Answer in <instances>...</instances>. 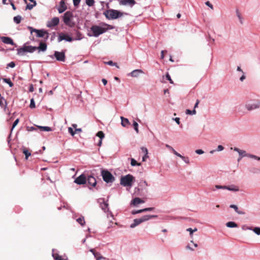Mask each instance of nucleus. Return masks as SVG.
Instances as JSON below:
<instances>
[{
    "instance_id": "nucleus-1",
    "label": "nucleus",
    "mask_w": 260,
    "mask_h": 260,
    "mask_svg": "<svg viewBox=\"0 0 260 260\" xmlns=\"http://www.w3.org/2000/svg\"><path fill=\"white\" fill-rule=\"evenodd\" d=\"M103 25L104 27L100 26L98 25H93L91 27V30L93 32V36L94 37H98L99 35L106 32L108 29L112 28V27L106 23H104Z\"/></svg>"
},
{
    "instance_id": "nucleus-2",
    "label": "nucleus",
    "mask_w": 260,
    "mask_h": 260,
    "mask_svg": "<svg viewBox=\"0 0 260 260\" xmlns=\"http://www.w3.org/2000/svg\"><path fill=\"white\" fill-rule=\"evenodd\" d=\"M124 14L127 15V13H123L114 9H109L104 12V15L109 20L117 19L122 17Z\"/></svg>"
},
{
    "instance_id": "nucleus-3",
    "label": "nucleus",
    "mask_w": 260,
    "mask_h": 260,
    "mask_svg": "<svg viewBox=\"0 0 260 260\" xmlns=\"http://www.w3.org/2000/svg\"><path fill=\"white\" fill-rule=\"evenodd\" d=\"M135 177L131 174L121 176L120 178V184L123 186L131 187L135 181Z\"/></svg>"
},
{
    "instance_id": "nucleus-4",
    "label": "nucleus",
    "mask_w": 260,
    "mask_h": 260,
    "mask_svg": "<svg viewBox=\"0 0 260 260\" xmlns=\"http://www.w3.org/2000/svg\"><path fill=\"white\" fill-rule=\"evenodd\" d=\"M27 28L30 30L31 34L33 32H36V36L38 38H44L46 40L49 38L48 32L44 29H37L31 26H28Z\"/></svg>"
},
{
    "instance_id": "nucleus-5",
    "label": "nucleus",
    "mask_w": 260,
    "mask_h": 260,
    "mask_svg": "<svg viewBox=\"0 0 260 260\" xmlns=\"http://www.w3.org/2000/svg\"><path fill=\"white\" fill-rule=\"evenodd\" d=\"M102 176L103 180L107 183H112L115 180L114 177L107 170H103Z\"/></svg>"
},
{
    "instance_id": "nucleus-6",
    "label": "nucleus",
    "mask_w": 260,
    "mask_h": 260,
    "mask_svg": "<svg viewBox=\"0 0 260 260\" xmlns=\"http://www.w3.org/2000/svg\"><path fill=\"white\" fill-rule=\"evenodd\" d=\"M36 50L35 47L31 46L24 45L22 47L18 49V53L20 55H23L24 52L32 53Z\"/></svg>"
},
{
    "instance_id": "nucleus-7",
    "label": "nucleus",
    "mask_w": 260,
    "mask_h": 260,
    "mask_svg": "<svg viewBox=\"0 0 260 260\" xmlns=\"http://www.w3.org/2000/svg\"><path fill=\"white\" fill-rule=\"evenodd\" d=\"M73 17V15L72 12L70 11L66 12L63 15V22L64 23L69 26H72V24H71V20Z\"/></svg>"
},
{
    "instance_id": "nucleus-8",
    "label": "nucleus",
    "mask_w": 260,
    "mask_h": 260,
    "mask_svg": "<svg viewBox=\"0 0 260 260\" xmlns=\"http://www.w3.org/2000/svg\"><path fill=\"white\" fill-rule=\"evenodd\" d=\"M216 189H226L230 191H238L239 190V188L237 186L232 185L231 186H221L216 185L215 186Z\"/></svg>"
},
{
    "instance_id": "nucleus-9",
    "label": "nucleus",
    "mask_w": 260,
    "mask_h": 260,
    "mask_svg": "<svg viewBox=\"0 0 260 260\" xmlns=\"http://www.w3.org/2000/svg\"><path fill=\"white\" fill-rule=\"evenodd\" d=\"M65 52L66 50L61 52L55 51L54 55L56 60L59 61H64L66 59Z\"/></svg>"
},
{
    "instance_id": "nucleus-10",
    "label": "nucleus",
    "mask_w": 260,
    "mask_h": 260,
    "mask_svg": "<svg viewBox=\"0 0 260 260\" xmlns=\"http://www.w3.org/2000/svg\"><path fill=\"white\" fill-rule=\"evenodd\" d=\"M87 182V177L84 174H81L74 181V182L79 185L86 184Z\"/></svg>"
},
{
    "instance_id": "nucleus-11",
    "label": "nucleus",
    "mask_w": 260,
    "mask_h": 260,
    "mask_svg": "<svg viewBox=\"0 0 260 260\" xmlns=\"http://www.w3.org/2000/svg\"><path fill=\"white\" fill-rule=\"evenodd\" d=\"M259 106H260V102H256L252 103H246L245 105V107L248 111H251L252 110L257 109L259 107Z\"/></svg>"
},
{
    "instance_id": "nucleus-12",
    "label": "nucleus",
    "mask_w": 260,
    "mask_h": 260,
    "mask_svg": "<svg viewBox=\"0 0 260 260\" xmlns=\"http://www.w3.org/2000/svg\"><path fill=\"white\" fill-rule=\"evenodd\" d=\"M64 40L68 42H72L73 40L72 37L62 33L60 34L58 38V42Z\"/></svg>"
},
{
    "instance_id": "nucleus-13",
    "label": "nucleus",
    "mask_w": 260,
    "mask_h": 260,
    "mask_svg": "<svg viewBox=\"0 0 260 260\" xmlns=\"http://www.w3.org/2000/svg\"><path fill=\"white\" fill-rule=\"evenodd\" d=\"M59 19L58 17H54L47 24V26L49 27H52L58 24Z\"/></svg>"
},
{
    "instance_id": "nucleus-14",
    "label": "nucleus",
    "mask_w": 260,
    "mask_h": 260,
    "mask_svg": "<svg viewBox=\"0 0 260 260\" xmlns=\"http://www.w3.org/2000/svg\"><path fill=\"white\" fill-rule=\"evenodd\" d=\"M136 2L135 0H120L119 1V4L121 5H128L130 7H132L136 4Z\"/></svg>"
},
{
    "instance_id": "nucleus-15",
    "label": "nucleus",
    "mask_w": 260,
    "mask_h": 260,
    "mask_svg": "<svg viewBox=\"0 0 260 260\" xmlns=\"http://www.w3.org/2000/svg\"><path fill=\"white\" fill-rule=\"evenodd\" d=\"M87 182L89 185L94 187L96 184L95 178L92 176H88L87 178Z\"/></svg>"
},
{
    "instance_id": "nucleus-16",
    "label": "nucleus",
    "mask_w": 260,
    "mask_h": 260,
    "mask_svg": "<svg viewBox=\"0 0 260 260\" xmlns=\"http://www.w3.org/2000/svg\"><path fill=\"white\" fill-rule=\"evenodd\" d=\"M234 150L238 152L240 155V157L238 158V161H239L243 157L248 155V154L246 153V152L245 151L241 150L238 148L235 147Z\"/></svg>"
},
{
    "instance_id": "nucleus-17",
    "label": "nucleus",
    "mask_w": 260,
    "mask_h": 260,
    "mask_svg": "<svg viewBox=\"0 0 260 260\" xmlns=\"http://www.w3.org/2000/svg\"><path fill=\"white\" fill-rule=\"evenodd\" d=\"M67 7L65 4V2L64 0H61L59 3V7L58 9V12L59 13H61L63 12L66 9Z\"/></svg>"
},
{
    "instance_id": "nucleus-18",
    "label": "nucleus",
    "mask_w": 260,
    "mask_h": 260,
    "mask_svg": "<svg viewBox=\"0 0 260 260\" xmlns=\"http://www.w3.org/2000/svg\"><path fill=\"white\" fill-rule=\"evenodd\" d=\"M1 40L5 44L14 45V42L13 40L9 37H3L1 38Z\"/></svg>"
},
{
    "instance_id": "nucleus-19",
    "label": "nucleus",
    "mask_w": 260,
    "mask_h": 260,
    "mask_svg": "<svg viewBox=\"0 0 260 260\" xmlns=\"http://www.w3.org/2000/svg\"><path fill=\"white\" fill-rule=\"evenodd\" d=\"M144 203V201L143 200H142L141 199H140L139 198H135L132 201L131 204L134 206H137L139 204H141V203Z\"/></svg>"
},
{
    "instance_id": "nucleus-20",
    "label": "nucleus",
    "mask_w": 260,
    "mask_h": 260,
    "mask_svg": "<svg viewBox=\"0 0 260 260\" xmlns=\"http://www.w3.org/2000/svg\"><path fill=\"white\" fill-rule=\"evenodd\" d=\"M37 50H39L40 51H45L47 49V45L45 43L41 42L39 44V47H35Z\"/></svg>"
},
{
    "instance_id": "nucleus-21",
    "label": "nucleus",
    "mask_w": 260,
    "mask_h": 260,
    "mask_svg": "<svg viewBox=\"0 0 260 260\" xmlns=\"http://www.w3.org/2000/svg\"><path fill=\"white\" fill-rule=\"evenodd\" d=\"M143 73V72L141 70L137 69L133 71L131 73L130 75L132 77H137L140 74Z\"/></svg>"
},
{
    "instance_id": "nucleus-22",
    "label": "nucleus",
    "mask_w": 260,
    "mask_h": 260,
    "mask_svg": "<svg viewBox=\"0 0 260 260\" xmlns=\"http://www.w3.org/2000/svg\"><path fill=\"white\" fill-rule=\"evenodd\" d=\"M157 217V215H144L141 217V219L142 220V222L147 221L149 220L150 219L153 218H156Z\"/></svg>"
},
{
    "instance_id": "nucleus-23",
    "label": "nucleus",
    "mask_w": 260,
    "mask_h": 260,
    "mask_svg": "<svg viewBox=\"0 0 260 260\" xmlns=\"http://www.w3.org/2000/svg\"><path fill=\"white\" fill-rule=\"evenodd\" d=\"M92 253L93 254H94V256L96 257V260H109V259L106 258V257H104L103 256H99L100 255V254L98 253H95L94 252V249H91L90 250Z\"/></svg>"
},
{
    "instance_id": "nucleus-24",
    "label": "nucleus",
    "mask_w": 260,
    "mask_h": 260,
    "mask_svg": "<svg viewBox=\"0 0 260 260\" xmlns=\"http://www.w3.org/2000/svg\"><path fill=\"white\" fill-rule=\"evenodd\" d=\"M142 222V220H141V218H138V219H135L134 220L133 223L131 224L130 227L131 228H134L135 226H136L137 225H138L139 224L141 223Z\"/></svg>"
},
{
    "instance_id": "nucleus-25",
    "label": "nucleus",
    "mask_w": 260,
    "mask_h": 260,
    "mask_svg": "<svg viewBox=\"0 0 260 260\" xmlns=\"http://www.w3.org/2000/svg\"><path fill=\"white\" fill-rule=\"evenodd\" d=\"M100 207L105 212L108 211V204L105 202L104 201H103L102 203H101Z\"/></svg>"
},
{
    "instance_id": "nucleus-26",
    "label": "nucleus",
    "mask_w": 260,
    "mask_h": 260,
    "mask_svg": "<svg viewBox=\"0 0 260 260\" xmlns=\"http://www.w3.org/2000/svg\"><path fill=\"white\" fill-rule=\"evenodd\" d=\"M121 125L123 126L126 127L130 124L127 118H124L123 117H121Z\"/></svg>"
},
{
    "instance_id": "nucleus-27",
    "label": "nucleus",
    "mask_w": 260,
    "mask_h": 260,
    "mask_svg": "<svg viewBox=\"0 0 260 260\" xmlns=\"http://www.w3.org/2000/svg\"><path fill=\"white\" fill-rule=\"evenodd\" d=\"M7 106V102L6 99L4 97H2V98H1L0 106L2 108H6Z\"/></svg>"
},
{
    "instance_id": "nucleus-28",
    "label": "nucleus",
    "mask_w": 260,
    "mask_h": 260,
    "mask_svg": "<svg viewBox=\"0 0 260 260\" xmlns=\"http://www.w3.org/2000/svg\"><path fill=\"white\" fill-rule=\"evenodd\" d=\"M230 208H233L235 210V211L238 213L239 214H243L244 212L240 211L238 210V208L236 205H231L230 206Z\"/></svg>"
},
{
    "instance_id": "nucleus-29",
    "label": "nucleus",
    "mask_w": 260,
    "mask_h": 260,
    "mask_svg": "<svg viewBox=\"0 0 260 260\" xmlns=\"http://www.w3.org/2000/svg\"><path fill=\"white\" fill-rule=\"evenodd\" d=\"M226 225L229 228H236L238 225L233 221H229L226 223Z\"/></svg>"
},
{
    "instance_id": "nucleus-30",
    "label": "nucleus",
    "mask_w": 260,
    "mask_h": 260,
    "mask_svg": "<svg viewBox=\"0 0 260 260\" xmlns=\"http://www.w3.org/2000/svg\"><path fill=\"white\" fill-rule=\"evenodd\" d=\"M38 128L40 130L43 131L49 132V131H52L51 128L49 127V126H38Z\"/></svg>"
},
{
    "instance_id": "nucleus-31",
    "label": "nucleus",
    "mask_w": 260,
    "mask_h": 260,
    "mask_svg": "<svg viewBox=\"0 0 260 260\" xmlns=\"http://www.w3.org/2000/svg\"><path fill=\"white\" fill-rule=\"evenodd\" d=\"M21 20H22V17L20 15H17L14 17V21L17 24L20 23Z\"/></svg>"
},
{
    "instance_id": "nucleus-32",
    "label": "nucleus",
    "mask_w": 260,
    "mask_h": 260,
    "mask_svg": "<svg viewBox=\"0 0 260 260\" xmlns=\"http://www.w3.org/2000/svg\"><path fill=\"white\" fill-rule=\"evenodd\" d=\"M77 221L82 226H83L85 223L84 218L83 217H79L78 219H77Z\"/></svg>"
},
{
    "instance_id": "nucleus-33",
    "label": "nucleus",
    "mask_w": 260,
    "mask_h": 260,
    "mask_svg": "<svg viewBox=\"0 0 260 260\" xmlns=\"http://www.w3.org/2000/svg\"><path fill=\"white\" fill-rule=\"evenodd\" d=\"M23 153L25 155V158L27 159L29 156L31 155V153L26 148H24L23 149Z\"/></svg>"
},
{
    "instance_id": "nucleus-34",
    "label": "nucleus",
    "mask_w": 260,
    "mask_h": 260,
    "mask_svg": "<svg viewBox=\"0 0 260 260\" xmlns=\"http://www.w3.org/2000/svg\"><path fill=\"white\" fill-rule=\"evenodd\" d=\"M4 81L9 84L10 87H12L13 86V83L11 82V80L9 78H5L3 79Z\"/></svg>"
},
{
    "instance_id": "nucleus-35",
    "label": "nucleus",
    "mask_w": 260,
    "mask_h": 260,
    "mask_svg": "<svg viewBox=\"0 0 260 260\" xmlns=\"http://www.w3.org/2000/svg\"><path fill=\"white\" fill-rule=\"evenodd\" d=\"M131 164L132 166H141L140 163L137 162V161L134 158H131Z\"/></svg>"
},
{
    "instance_id": "nucleus-36",
    "label": "nucleus",
    "mask_w": 260,
    "mask_h": 260,
    "mask_svg": "<svg viewBox=\"0 0 260 260\" xmlns=\"http://www.w3.org/2000/svg\"><path fill=\"white\" fill-rule=\"evenodd\" d=\"M186 114L189 115H194L196 114V111L195 109H193V110H190L189 109H187L185 112Z\"/></svg>"
},
{
    "instance_id": "nucleus-37",
    "label": "nucleus",
    "mask_w": 260,
    "mask_h": 260,
    "mask_svg": "<svg viewBox=\"0 0 260 260\" xmlns=\"http://www.w3.org/2000/svg\"><path fill=\"white\" fill-rule=\"evenodd\" d=\"M36 5H37L36 2H34V4H27L26 6V9L31 10L34 8V7L36 6Z\"/></svg>"
},
{
    "instance_id": "nucleus-38",
    "label": "nucleus",
    "mask_w": 260,
    "mask_h": 260,
    "mask_svg": "<svg viewBox=\"0 0 260 260\" xmlns=\"http://www.w3.org/2000/svg\"><path fill=\"white\" fill-rule=\"evenodd\" d=\"M96 136L99 137L100 139H102L105 137V134L102 131H99L96 134Z\"/></svg>"
},
{
    "instance_id": "nucleus-39",
    "label": "nucleus",
    "mask_w": 260,
    "mask_h": 260,
    "mask_svg": "<svg viewBox=\"0 0 260 260\" xmlns=\"http://www.w3.org/2000/svg\"><path fill=\"white\" fill-rule=\"evenodd\" d=\"M133 127H134L135 130L136 131V132L137 133H139L138 124L135 121H134L133 122Z\"/></svg>"
},
{
    "instance_id": "nucleus-40",
    "label": "nucleus",
    "mask_w": 260,
    "mask_h": 260,
    "mask_svg": "<svg viewBox=\"0 0 260 260\" xmlns=\"http://www.w3.org/2000/svg\"><path fill=\"white\" fill-rule=\"evenodd\" d=\"M142 149L143 151L146 152V154L143 157V158H142V160L143 161H145L146 158L148 157V155H147L148 151H147V148H142Z\"/></svg>"
},
{
    "instance_id": "nucleus-41",
    "label": "nucleus",
    "mask_w": 260,
    "mask_h": 260,
    "mask_svg": "<svg viewBox=\"0 0 260 260\" xmlns=\"http://www.w3.org/2000/svg\"><path fill=\"white\" fill-rule=\"evenodd\" d=\"M86 3L88 6H92L94 3V0H86Z\"/></svg>"
},
{
    "instance_id": "nucleus-42",
    "label": "nucleus",
    "mask_w": 260,
    "mask_h": 260,
    "mask_svg": "<svg viewBox=\"0 0 260 260\" xmlns=\"http://www.w3.org/2000/svg\"><path fill=\"white\" fill-rule=\"evenodd\" d=\"M253 231L257 235H260V228L255 227L253 229Z\"/></svg>"
},
{
    "instance_id": "nucleus-43",
    "label": "nucleus",
    "mask_w": 260,
    "mask_h": 260,
    "mask_svg": "<svg viewBox=\"0 0 260 260\" xmlns=\"http://www.w3.org/2000/svg\"><path fill=\"white\" fill-rule=\"evenodd\" d=\"M52 256L55 260H59L61 259V256L57 253L53 254Z\"/></svg>"
},
{
    "instance_id": "nucleus-44",
    "label": "nucleus",
    "mask_w": 260,
    "mask_h": 260,
    "mask_svg": "<svg viewBox=\"0 0 260 260\" xmlns=\"http://www.w3.org/2000/svg\"><path fill=\"white\" fill-rule=\"evenodd\" d=\"M29 107L30 108H34L36 107L35 103L34 100L33 99H31V100H30V103Z\"/></svg>"
},
{
    "instance_id": "nucleus-45",
    "label": "nucleus",
    "mask_w": 260,
    "mask_h": 260,
    "mask_svg": "<svg viewBox=\"0 0 260 260\" xmlns=\"http://www.w3.org/2000/svg\"><path fill=\"white\" fill-rule=\"evenodd\" d=\"M166 77L167 79H168L170 81V83L174 84V82H173V80H172L171 76H170L169 73H167V74L166 75Z\"/></svg>"
},
{
    "instance_id": "nucleus-46",
    "label": "nucleus",
    "mask_w": 260,
    "mask_h": 260,
    "mask_svg": "<svg viewBox=\"0 0 260 260\" xmlns=\"http://www.w3.org/2000/svg\"><path fill=\"white\" fill-rule=\"evenodd\" d=\"M236 14H237V16H238V17L239 18V19L240 20V23L241 24L243 23L242 20V17H241V14L239 12L238 10L236 11Z\"/></svg>"
},
{
    "instance_id": "nucleus-47",
    "label": "nucleus",
    "mask_w": 260,
    "mask_h": 260,
    "mask_svg": "<svg viewBox=\"0 0 260 260\" xmlns=\"http://www.w3.org/2000/svg\"><path fill=\"white\" fill-rule=\"evenodd\" d=\"M19 121V119L18 118H17V119L15 120V121L14 122V123L13 124V125H12V127L11 128V131H12V129L17 125Z\"/></svg>"
},
{
    "instance_id": "nucleus-48",
    "label": "nucleus",
    "mask_w": 260,
    "mask_h": 260,
    "mask_svg": "<svg viewBox=\"0 0 260 260\" xmlns=\"http://www.w3.org/2000/svg\"><path fill=\"white\" fill-rule=\"evenodd\" d=\"M107 63L110 66H115L117 68H119V66L117 65L116 63L113 62L112 61H109Z\"/></svg>"
},
{
    "instance_id": "nucleus-49",
    "label": "nucleus",
    "mask_w": 260,
    "mask_h": 260,
    "mask_svg": "<svg viewBox=\"0 0 260 260\" xmlns=\"http://www.w3.org/2000/svg\"><path fill=\"white\" fill-rule=\"evenodd\" d=\"M142 212H143V209L138 210H135V211H133L132 212V213L133 214H136L140 213H142Z\"/></svg>"
},
{
    "instance_id": "nucleus-50",
    "label": "nucleus",
    "mask_w": 260,
    "mask_h": 260,
    "mask_svg": "<svg viewBox=\"0 0 260 260\" xmlns=\"http://www.w3.org/2000/svg\"><path fill=\"white\" fill-rule=\"evenodd\" d=\"M68 131L72 136L75 135V132L73 131V129L71 127H69Z\"/></svg>"
},
{
    "instance_id": "nucleus-51",
    "label": "nucleus",
    "mask_w": 260,
    "mask_h": 260,
    "mask_svg": "<svg viewBox=\"0 0 260 260\" xmlns=\"http://www.w3.org/2000/svg\"><path fill=\"white\" fill-rule=\"evenodd\" d=\"M205 5L210 7L212 10L213 9V5L210 3L209 1H207L205 3Z\"/></svg>"
},
{
    "instance_id": "nucleus-52",
    "label": "nucleus",
    "mask_w": 260,
    "mask_h": 260,
    "mask_svg": "<svg viewBox=\"0 0 260 260\" xmlns=\"http://www.w3.org/2000/svg\"><path fill=\"white\" fill-rule=\"evenodd\" d=\"M73 1L74 5L75 7H77L79 5V3H80L81 0H73Z\"/></svg>"
},
{
    "instance_id": "nucleus-53",
    "label": "nucleus",
    "mask_w": 260,
    "mask_h": 260,
    "mask_svg": "<svg viewBox=\"0 0 260 260\" xmlns=\"http://www.w3.org/2000/svg\"><path fill=\"white\" fill-rule=\"evenodd\" d=\"M181 158H182V160H183L186 163H187V164H189V163L188 158L185 157H184V156L182 155V157H181Z\"/></svg>"
},
{
    "instance_id": "nucleus-54",
    "label": "nucleus",
    "mask_w": 260,
    "mask_h": 260,
    "mask_svg": "<svg viewBox=\"0 0 260 260\" xmlns=\"http://www.w3.org/2000/svg\"><path fill=\"white\" fill-rule=\"evenodd\" d=\"M82 39V35L80 32H78L77 35V38L75 40H81Z\"/></svg>"
},
{
    "instance_id": "nucleus-55",
    "label": "nucleus",
    "mask_w": 260,
    "mask_h": 260,
    "mask_svg": "<svg viewBox=\"0 0 260 260\" xmlns=\"http://www.w3.org/2000/svg\"><path fill=\"white\" fill-rule=\"evenodd\" d=\"M8 67H11V68H14L15 66V63L14 62H11L9 64H8Z\"/></svg>"
},
{
    "instance_id": "nucleus-56",
    "label": "nucleus",
    "mask_w": 260,
    "mask_h": 260,
    "mask_svg": "<svg viewBox=\"0 0 260 260\" xmlns=\"http://www.w3.org/2000/svg\"><path fill=\"white\" fill-rule=\"evenodd\" d=\"M175 155H177V156L179 157H182V155L179 154V153H178L175 150H173V151L172 152Z\"/></svg>"
},
{
    "instance_id": "nucleus-57",
    "label": "nucleus",
    "mask_w": 260,
    "mask_h": 260,
    "mask_svg": "<svg viewBox=\"0 0 260 260\" xmlns=\"http://www.w3.org/2000/svg\"><path fill=\"white\" fill-rule=\"evenodd\" d=\"M154 209V208H146L143 209V212L148 211H152Z\"/></svg>"
},
{
    "instance_id": "nucleus-58",
    "label": "nucleus",
    "mask_w": 260,
    "mask_h": 260,
    "mask_svg": "<svg viewBox=\"0 0 260 260\" xmlns=\"http://www.w3.org/2000/svg\"><path fill=\"white\" fill-rule=\"evenodd\" d=\"M166 147L170 150L172 152L175 150L172 146L169 145L168 144H166Z\"/></svg>"
},
{
    "instance_id": "nucleus-59",
    "label": "nucleus",
    "mask_w": 260,
    "mask_h": 260,
    "mask_svg": "<svg viewBox=\"0 0 260 260\" xmlns=\"http://www.w3.org/2000/svg\"><path fill=\"white\" fill-rule=\"evenodd\" d=\"M9 1L10 2V4H11V6H12V7L13 9L14 10H15L16 9V7H15V5H14V3H13V1H11V0H9Z\"/></svg>"
},
{
    "instance_id": "nucleus-60",
    "label": "nucleus",
    "mask_w": 260,
    "mask_h": 260,
    "mask_svg": "<svg viewBox=\"0 0 260 260\" xmlns=\"http://www.w3.org/2000/svg\"><path fill=\"white\" fill-rule=\"evenodd\" d=\"M167 53V51L162 50L161 52V59H163L165 56V53Z\"/></svg>"
},
{
    "instance_id": "nucleus-61",
    "label": "nucleus",
    "mask_w": 260,
    "mask_h": 260,
    "mask_svg": "<svg viewBox=\"0 0 260 260\" xmlns=\"http://www.w3.org/2000/svg\"><path fill=\"white\" fill-rule=\"evenodd\" d=\"M248 156H249V157H251V158H254L255 159H257L258 160H260V158L257 157V156L256 155H251V154H249L248 155Z\"/></svg>"
},
{
    "instance_id": "nucleus-62",
    "label": "nucleus",
    "mask_w": 260,
    "mask_h": 260,
    "mask_svg": "<svg viewBox=\"0 0 260 260\" xmlns=\"http://www.w3.org/2000/svg\"><path fill=\"white\" fill-rule=\"evenodd\" d=\"M196 152L197 154H203L204 153V151L202 149H198V150H196Z\"/></svg>"
},
{
    "instance_id": "nucleus-63",
    "label": "nucleus",
    "mask_w": 260,
    "mask_h": 260,
    "mask_svg": "<svg viewBox=\"0 0 260 260\" xmlns=\"http://www.w3.org/2000/svg\"><path fill=\"white\" fill-rule=\"evenodd\" d=\"M199 103H200V100H197L196 101V103L194 105V109H195L196 108H197L198 107V105Z\"/></svg>"
},
{
    "instance_id": "nucleus-64",
    "label": "nucleus",
    "mask_w": 260,
    "mask_h": 260,
    "mask_svg": "<svg viewBox=\"0 0 260 260\" xmlns=\"http://www.w3.org/2000/svg\"><path fill=\"white\" fill-rule=\"evenodd\" d=\"M223 147L222 145H218L217 147L218 151H221L223 149Z\"/></svg>"
}]
</instances>
